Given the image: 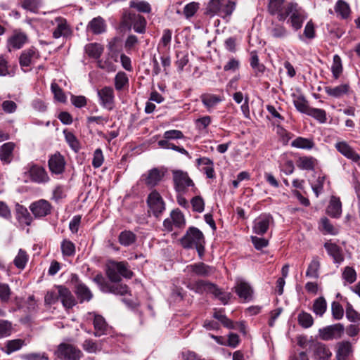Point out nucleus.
<instances>
[{
	"mask_svg": "<svg viewBox=\"0 0 360 360\" xmlns=\"http://www.w3.org/2000/svg\"><path fill=\"white\" fill-rule=\"evenodd\" d=\"M121 271H104L103 274L96 275L94 278L95 282L100 285L104 292H110L115 294L124 295L127 293V285L119 284L121 280ZM122 276L128 278L132 276V271H122Z\"/></svg>",
	"mask_w": 360,
	"mask_h": 360,
	"instance_id": "f257e3e1",
	"label": "nucleus"
},
{
	"mask_svg": "<svg viewBox=\"0 0 360 360\" xmlns=\"http://www.w3.org/2000/svg\"><path fill=\"white\" fill-rule=\"evenodd\" d=\"M180 241L184 248H195L200 257L204 254L205 238L198 229L190 227Z\"/></svg>",
	"mask_w": 360,
	"mask_h": 360,
	"instance_id": "f03ea898",
	"label": "nucleus"
},
{
	"mask_svg": "<svg viewBox=\"0 0 360 360\" xmlns=\"http://www.w3.org/2000/svg\"><path fill=\"white\" fill-rule=\"evenodd\" d=\"M290 17L288 22L295 31L300 30L307 18L304 11L295 2L288 3V12Z\"/></svg>",
	"mask_w": 360,
	"mask_h": 360,
	"instance_id": "7ed1b4c3",
	"label": "nucleus"
},
{
	"mask_svg": "<svg viewBox=\"0 0 360 360\" xmlns=\"http://www.w3.org/2000/svg\"><path fill=\"white\" fill-rule=\"evenodd\" d=\"M57 356L63 360H79L83 354L75 345L68 343H60L56 351Z\"/></svg>",
	"mask_w": 360,
	"mask_h": 360,
	"instance_id": "20e7f679",
	"label": "nucleus"
},
{
	"mask_svg": "<svg viewBox=\"0 0 360 360\" xmlns=\"http://www.w3.org/2000/svg\"><path fill=\"white\" fill-rule=\"evenodd\" d=\"M174 187L177 192L185 193L189 187H194V183L188 173L181 170L172 172Z\"/></svg>",
	"mask_w": 360,
	"mask_h": 360,
	"instance_id": "39448f33",
	"label": "nucleus"
},
{
	"mask_svg": "<svg viewBox=\"0 0 360 360\" xmlns=\"http://www.w3.org/2000/svg\"><path fill=\"white\" fill-rule=\"evenodd\" d=\"M344 330V326L338 323L319 329V334L321 340L329 341L333 339L337 340L341 338Z\"/></svg>",
	"mask_w": 360,
	"mask_h": 360,
	"instance_id": "423d86ee",
	"label": "nucleus"
},
{
	"mask_svg": "<svg viewBox=\"0 0 360 360\" xmlns=\"http://www.w3.org/2000/svg\"><path fill=\"white\" fill-rule=\"evenodd\" d=\"M124 20L127 24H130L133 26V29L136 32L142 34L146 32V20L140 14L131 11L125 12Z\"/></svg>",
	"mask_w": 360,
	"mask_h": 360,
	"instance_id": "0eeeda50",
	"label": "nucleus"
},
{
	"mask_svg": "<svg viewBox=\"0 0 360 360\" xmlns=\"http://www.w3.org/2000/svg\"><path fill=\"white\" fill-rule=\"evenodd\" d=\"M101 105L107 109L112 110L115 107V94L114 90L110 86H104L97 91Z\"/></svg>",
	"mask_w": 360,
	"mask_h": 360,
	"instance_id": "6e6552de",
	"label": "nucleus"
},
{
	"mask_svg": "<svg viewBox=\"0 0 360 360\" xmlns=\"http://www.w3.org/2000/svg\"><path fill=\"white\" fill-rule=\"evenodd\" d=\"M28 174L32 182L43 184L50 181L49 176L45 168L42 166L33 164L30 167Z\"/></svg>",
	"mask_w": 360,
	"mask_h": 360,
	"instance_id": "1a4fd4ad",
	"label": "nucleus"
},
{
	"mask_svg": "<svg viewBox=\"0 0 360 360\" xmlns=\"http://www.w3.org/2000/svg\"><path fill=\"white\" fill-rule=\"evenodd\" d=\"M40 58V53L38 49L31 46L22 51L19 58V63L22 68H29L34 65Z\"/></svg>",
	"mask_w": 360,
	"mask_h": 360,
	"instance_id": "9d476101",
	"label": "nucleus"
},
{
	"mask_svg": "<svg viewBox=\"0 0 360 360\" xmlns=\"http://www.w3.org/2000/svg\"><path fill=\"white\" fill-rule=\"evenodd\" d=\"M150 211L154 216L158 217L165 209V202L158 192L152 191L147 199Z\"/></svg>",
	"mask_w": 360,
	"mask_h": 360,
	"instance_id": "9b49d317",
	"label": "nucleus"
},
{
	"mask_svg": "<svg viewBox=\"0 0 360 360\" xmlns=\"http://www.w3.org/2000/svg\"><path fill=\"white\" fill-rule=\"evenodd\" d=\"M197 283L200 288L210 291L223 304H227L231 297V292H224L211 283L199 281Z\"/></svg>",
	"mask_w": 360,
	"mask_h": 360,
	"instance_id": "f8f14e48",
	"label": "nucleus"
},
{
	"mask_svg": "<svg viewBox=\"0 0 360 360\" xmlns=\"http://www.w3.org/2000/svg\"><path fill=\"white\" fill-rule=\"evenodd\" d=\"M288 4L284 5V0H269L268 10L271 15H276L280 21H284L288 17Z\"/></svg>",
	"mask_w": 360,
	"mask_h": 360,
	"instance_id": "ddd939ff",
	"label": "nucleus"
},
{
	"mask_svg": "<svg viewBox=\"0 0 360 360\" xmlns=\"http://www.w3.org/2000/svg\"><path fill=\"white\" fill-rule=\"evenodd\" d=\"M335 149L346 158L358 164L360 167V155L345 141H338L335 144Z\"/></svg>",
	"mask_w": 360,
	"mask_h": 360,
	"instance_id": "4468645a",
	"label": "nucleus"
},
{
	"mask_svg": "<svg viewBox=\"0 0 360 360\" xmlns=\"http://www.w3.org/2000/svg\"><path fill=\"white\" fill-rule=\"evenodd\" d=\"M53 25H56V28L53 32V37L55 39H58L61 37L68 38L71 36L72 30L70 26L64 18H56L54 19Z\"/></svg>",
	"mask_w": 360,
	"mask_h": 360,
	"instance_id": "2eb2a0df",
	"label": "nucleus"
},
{
	"mask_svg": "<svg viewBox=\"0 0 360 360\" xmlns=\"http://www.w3.org/2000/svg\"><path fill=\"white\" fill-rule=\"evenodd\" d=\"M65 160L59 153H56L49 157L48 166L50 172L54 174H61L65 171Z\"/></svg>",
	"mask_w": 360,
	"mask_h": 360,
	"instance_id": "dca6fc26",
	"label": "nucleus"
},
{
	"mask_svg": "<svg viewBox=\"0 0 360 360\" xmlns=\"http://www.w3.org/2000/svg\"><path fill=\"white\" fill-rule=\"evenodd\" d=\"M273 217L269 214H262L254 221L253 231L257 235H264L268 231L270 224L273 223Z\"/></svg>",
	"mask_w": 360,
	"mask_h": 360,
	"instance_id": "f3484780",
	"label": "nucleus"
},
{
	"mask_svg": "<svg viewBox=\"0 0 360 360\" xmlns=\"http://www.w3.org/2000/svg\"><path fill=\"white\" fill-rule=\"evenodd\" d=\"M312 357L314 360H330L332 352L330 348L322 342H315L311 346Z\"/></svg>",
	"mask_w": 360,
	"mask_h": 360,
	"instance_id": "a211bd4d",
	"label": "nucleus"
},
{
	"mask_svg": "<svg viewBox=\"0 0 360 360\" xmlns=\"http://www.w3.org/2000/svg\"><path fill=\"white\" fill-rule=\"evenodd\" d=\"M238 297L245 302L252 299L253 290L250 285L243 279H238L234 287Z\"/></svg>",
	"mask_w": 360,
	"mask_h": 360,
	"instance_id": "6ab92c4d",
	"label": "nucleus"
},
{
	"mask_svg": "<svg viewBox=\"0 0 360 360\" xmlns=\"http://www.w3.org/2000/svg\"><path fill=\"white\" fill-rule=\"evenodd\" d=\"M28 41V37L20 30L13 31L12 35L8 39V47L9 50L20 49Z\"/></svg>",
	"mask_w": 360,
	"mask_h": 360,
	"instance_id": "aec40b11",
	"label": "nucleus"
},
{
	"mask_svg": "<svg viewBox=\"0 0 360 360\" xmlns=\"http://www.w3.org/2000/svg\"><path fill=\"white\" fill-rule=\"evenodd\" d=\"M30 209L36 217H42L51 213V205L47 200L41 199L32 203Z\"/></svg>",
	"mask_w": 360,
	"mask_h": 360,
	"instance_id": "412c9836",
	"label": "nucleus"
},
{
	"mask_svg": "<svg viewBox=\"0 0 360 360\" xmlns=\"http://www.w3.org/2000/svg\"><path fill=\"white\" fill-rule=\"evenodd\" d=\"M89 315H92L94 317V335L95 337H101L102 335H106L108 333L109 328L105 319L102 316L96 314L95 313H89Z\"/></svg>",
	"mask_w": 360,
	"mask_h": 360,
	"instance_id": "4be33fe9",
	"label": "nucleus"
},
{
	"mask_svg": "<svg viewBox=\"0 0 360 360\" xmlns=\"http://www.w3.org/2000/svg\"><path fill=\"white\" fill-rule=\"evenodd\" d=\"M164 174L158 168L149 170L146 174L142 175V181L148 187L155 186L163 177Z\"/></svg>",
	"mask_w": 360,
	"mask_h": 360,
	"instance_id": "5701e85b",
	"label": "nucleus"
},
{
	"mask_svg": "<svg viewBox=\"0 0 360 360\" xmlns=\"http://www.w3.org/2000/svg\"><path fill=\"white\" fill-rule=\"evenodd\" d=\"M15 143L7 142L0 147V160L3 164H10L13 160V151L15 148Z\"/></svg>",
	"mask_w": 360,
	"mask_h": 360,
	"instance_id": "b1692460",
	"label": "nucleus"
},
{
	"mask_svg": "<svg viewBox=\"0 0 360 360\" xmlns=\"http://www.w3.org/2000/svg\"><path fill=\"white\" fill-rule=\"evenodd\" d=\"M326 213L333 218H340L342 214V202L338 197L333 195L326 208Z\"/></svg>",
	"mask_w": 360,
	"mask_h": 360,
	"instance_id": "393cba45",
	"label": "nucleus"
},
{
	"mask_svg": "<svg viewBox=\"0 0 360 360\" xmlns=\"http://www.w3.org/2000/svg\"><path fill=\"white\" fill-rule=\"evenodd\" d=\"M352 352V345L350 342H339L337 344L336 359L337 360H347Z\"/></svg>",
	"mask_w": 360,
	"mask_h": 360,
	"instance_id": "a878e982",
	"label": "nucleus"
},
{
	"mask_svg": "<svg viewBox=\"0 0 360 360\" xmlns=\"http://www.w3.org/2000/svg\"><path fill=\"white\" fill-rule=\"evenodd\" d=\"M324 90L327 95L338 98L347 94L350 87L347 84H342L336 86H327L324 88Z\"/></svg>",
	"mask_w": 360,
	"mask_h": 360,
	"instance_id": "bb28decb",
	"label": "nucleus"
},
{
	"mask_svg": "<svg viewBox=\"0 0 360 360\" xmlns=\"http://www.w3.org/2000/svg\"><path fill=\"white\" fill-rule=\"evenodd\" d=\"M58 295L63 305L65 308L70 309L75 305L76 300L68 289L62 286H59Z\"/></svg>",
	"mask_w": 360,
	"mask_h": 360,
	"instance_id": "cd10ccee",
	"label": "nucleus"
},
{
	"mask_svg": "<svg viewBox=\"0 0 360 360\" xmlns=\"http://www.w3.org/2000/svg\"><path fill=\"white\" fill-rule=\"evenodd\" d=\"M328 255L331 256L336 264H340L344 260L342 249L335 243H326L324 245Z\"/></svg>",
	"mask_w": 360,
	"mask_h": 360,
	"instance_id": "c85d7f7f",
	"label": "nucleus"
},
{
	"mask_svg": "<svg viewBox=\"0 0 360 360\" xmlns=\"http://www.w3.org/2000/svg\"><path fill=\"white\" fill-rule=\"evenodd\" d=\"M204 106L210 111L220 103L223 98L221 96L212 94H203L200 96Z\"/></svg>",
	"mask_w": 360,
	"mask_h": 360,
	"instance_id": "c756f323",
	"label": "nucleus"
},
{
	"mask_svg": "<svg viewBox=\"0 0 360 360\" xmlns=\"http://www.w3.org/2000/svg\"><path fill=\"white\" fill-rule=\"evenodd\" d=\"M224 0H210L205 7V14L210 17H214L221 12Z\"/></svg>",
	"mask_w": 360,
	"mask_h": 360,
	"instance_id": "7c9ffc66",
	"label": "nucleus"
},
{
	"mask_svg": "<svg viewBox=\"0 0 360 360\" xmlns=\"http://www.w3.org/2000/svg\"><path fill=\"white\" fill-rule=\"evenodd\" d=\"M199 166H201V170L206 174L207 178L214 177V170L213 162L207 158H201L197 160Z\"/></svg>",
	"mask_w": 360,
	"mask_h": 360,
	"instance_id": "2f4dec72",
	"label": "nucleus"
},
{
	"mask_svg": "<svg viewBox=\"0 0 360 360\" xmlns=\"http://www.w3.org/2000/svg\"><path fill=\"white\" fill-rule=\"evenodd\" d=\"M317 164V160L313 157H300L297 161V166L304 170H313Z\"/></svg>",
	"mask_w": 360,
	"mask_h": 360,
	"instance_id": "473e14b6",
	"label": "nucleus"
},
{
	"mask_svg": "<svg viewBox=\"0 0 360 360\" xmlns=\"http://www.w3.org/2000/svg\"><path fill=\"white\" fill-rule=\"evenodd\" d=\"M319 229L323 234L336 235L338 232V229L326 217L321 218Z\"/></svg>",
	"mask_w": 360,
	"mask_h": 360,
	"instance_id": "72a5a7b5",
	"label": "nucleus"
},
{
	"mask_svg": "<svg viewBox=\"0 0 360 360\" xmlns=\"http://www.w3.org/2000/svg\"><path fill=\"white\" fill-rule=\"evenodd\" d=\"M25 345V341L22 339L8 340L6 342L3 351L7 354H11L14 352L20 350Z\"/></svg>",
	"mask_w": 360,
	"mask_h": 360,
	"instance_id": "f704fd0d",
	"label": "nucleus"
},
{
	"mask_svg": "<svg viewBox=\"0 0 360 360\" xmlns=\"http://www.w3.org/2000/svg\"><path fill=\"white\" fill-rule=\"evenodd\" d=\"M88 29L95 34L103 32L105 31L104 20L101 17L94 18L89 22Z\"/></svg>",
	"mask_w": 360,
	"mask_h": 360,
	"instance_id": "c9c22d12",
	"label": "nucleus"
},
{
	"mask_svg": "<svg viewBox=\"0 0 360 360\" xmlns=\"http://www.w3.org/2000/svg\"><path fill=\"white\" fill-rule=\"evenodd\" d=\"M129 6L143 13H150L152 10L150 4L146 1L131 0L129 2Z\"/></svg>",
	"mask_w": 360,
	"mask_h": 360,
	"instance_id": "e433bc0d",
	"label": "nucleus"
},
{
	"mask_svg": "<svg viewBox=\"0 0 360 360\" xmlns=\"http://www.w3.org/2000/svg\"><path fill=\"white\" fill-rule=\"evenodd\" d=\"M335 11L342 19L348 18L351 13L349 4L342 0L338 1L335 6Z\"/></svg>",
	"mask_w": 360,
	"mask_h": 360,
	"instance_id": "4c0bfd02",
	"label": "nucleus"
},
{
	"mask_svg": "<svg viewBox=\"0 0 360 360\" xmlns=\"http://www.w3.org/2000/svg\"><path fill=\"white\" fill-rule=\"evenodd\" d=\"M119 242L122 245L129 246L136 240V236L131 231H123L119 235Z\"/></svg>",
	"mask_w": 360,
	"mask_h": 360,
	"instance_id": "58836bf2",
	"label": "nucleus"
},
{
	"mask_svg": "<svg viewBox=\"0 0 360 360\" xmlns=\"http://www.w3.org/2000/svg\"><path fill=\"white\" fill-rule=\"evenodd\" d=\"M103 50V46L97 43L89 44L85 46V51L88 56L96 59L101 56Z\"/></svg>",
	"mask_w": 360,
	"mask_h": 360,
	"instance_id": "ea45409f",
	"label": "nucleus"
},
{
	"mask_svg": "<svg viewBox=\"0 0 360 360\" xmlns=\"http://www.w3.org/2000/svg\"><path fill=\"white\" fill-rule=\"evenodd\" d=\"M291 146L297 148L309 150L314 148V143L312 139L304 137H297L292 141Z\"/></svg>",
	"mask_w": 360,
	"mask_h": 360,
	"instance_id": "a19ab883",
	"label": "nucleus"
},
{
	"mask_svg": "<svg viewBox=\"0 0 360 360\" xmlns=\"http://www.w3.org/2000/svg\"><path fill=\"white\" fill-rule=\"evenodd\" d=\"M270 34L272 37L283 39L288 36L289 32L283 25L274 24L270 29Z\"/></svg>",
	"mask_w": 360,
	"mask_h": 360,
	"instance_id": "79ce46f5",
	"label": "nucleus"
},
{
	"mask_svg": "<svg viewBox=\"0 0 360 360\" xmlns=\"http://www.w3.org/2000/svg\"><path fill=\"white\" fill-rule=\"evenodd\" d=\"M17 219L20 224L30 226L32 223V218L27 208L21 206L17 209Z\"/></svg>",
	"mask_w": 360,
	"mask_h": 360,
	"instance_id": "37998d69",
	"label": "nucleus"
},
{
	"mask_svg": "<svg viewBox=\"0 0 360 360\" xmlns=\"http://www.w3.org/2000/svg\"><path fill=\"white\" fill-rule=\"evenodd\" d=\"M293 103L299 112L304 114H307L311 108L309 106L308 102L304 96L302 95L295 96Z\"/></svg>",
	"mask_w": 360,
	"mask_h": 360,
	"instance_id": "c03bdc74",
	"label": "nucleus"
},
{
	"mask_svg": "<svg viewBox=\"0 0 360 360\" xmlns=\"http://www.w3.org/2000/svg\"><path fill=\"white\" fill-rule=\"evenodd\" d=\"M82 348L88 353H97L102 349L101 345L92 339H86L82 343Z\"/></svg>",
	"mask_w": 360,
	"mask_h": 360,
	"instance_id": "a18cd8bd",
	"label": "nucleus"
},
{
	"mask_svg": "<svg viewBox=\"0 0 360 360\" xmlns=\"http://www.w3.org/2000/svg\"><path fill=\"white\" fill-rule=\"evenodd\" d=\"M327 303L324 297H320L314 300L313 304V311L316 315L322 316L326 312Z\"/></svg>",
	"mask_w": 360,
	"mask_h": 360,
	"instance_id": "49530a36",
	"label": "nucleus"
},
{
	"mask_svg": "<svg viewBox=\"0 0 360 360\" xmlns=\"http://www.w3.org/2000/svg\"><path fill=\"white\" fill-rule=\"evenodd\" d=\"M62 254L66 257L73 256L75 253V245L68 239H64L60 244Z\"/></svg>",
	"mask_w": 360,
	"mask_h": 360,
	"instance_id": "de8ad7c7",
	"label": "nucleus"
},
{
	"mask_svg": "<svg viewBox=\"0 0 360 360\" xmlns=\"http://www.w3.org/2000/svg\"><path fill=\"white\" fill-rule=\"evenodd\" d=\"M315 37L316 31L314 24L311 20H309L304 27L303 35H300L299 39L301 41H304V38L311 40L315 38Z\"/></svg>",
	"mask_w": 360,
	"mask_h": 360,
	"instance_id": "09e8293b",
	"label": "nucleus"
},
{
	"mask_svg": "<svg viewBox=\"0 0 360 360\" xmlns=\"http://www.w3.org/2000/svg\"><path fill=\"white\" fill-rule=\"evenodd\" d=\"M307 115L314 117L320 123H325L327 121L326 112L323 109L310 108Z\"/></svg>",
	"mask_w": 360,
	"mask_h": 360,
	"instance_id": "8fccbe9b",
	"label": "nucleus"
},
{
	"mask_svg": "<svg viewBox=\"0 0 360 360\" xmlns=\"http://www.w3.org/2000/svg\"><path fill=\"white\" fill-rule=\"evenodd\" d=\"M28 261V255L27 252L20 249L15 258L14 259L15 266L20 269H22L25 267V265Z\"/></svg>",
	"mask_w": 360,
	"mask_h": 360,
	"instance_id": "3c124183",
	"label": "nucleus"
},
{
	"mask_svg": "<svg viewBox=\"0 0 360 360\" xmlns=\"http://www.w3.org/2000/svg\"><path fill=\"white\" fill-rule=\"evenodd\" d=\"M129 82L127 74L122 71L117 73L115 77V87L117 90H122Z\"/></svg>",
	"mask_w": 360,
	"mask_h": 360,
	"instance_id": "603ef678",
	"label": "nucleus"
},
{
	"mask_svg": "<svg viewBox=\"0 0 360 360\" xmlns=\"http://www.w3.org/2000/svg\"><path fill=\"white\" fill-rule=\"evenodd\" d=\"M250 65L255 70L256 73H263L265 67L263 64L259 63V58L256 51L250 53Z\"/></svg>",
	"mask_w": 360,
	"mask_h": 360,
	"instance_id": "864d4df0",
	"label": "nucleus"
},
{
	"mask_svg": "<svg viewBox=\"0 0 360 360\" xmlns=\"http://www.w3.org/2000/svg\"><path fill=\"white\" fill-rule=\"evenodd\" d=\"M299 324L304 328H308L314 323V319L311 315L307 312L302 311L298 315Z\"/></svg>",
	"mask_w": 360,
	"mask_h": 360,
	"instance_id": "5fc2aeb1",
	"label": "nucleus"
},
{
	"mask_svg": "<svg viewBox=\"0 0 360 360\" xmlns=\"http://www.w3.org/2000/svg\"><path fill=\"white\" fill-rule=\"evenodd\" d=\"M170 217L172 219L174 226L178 228H181L185 225V219L184 214L179 210H173Z\"/></svg>",
	"mask_w": 360,
	"mask_h": 360,
	"instance_id": "6e6d98bb",
	"label": "nucleus"
},
{
	"mask_svg": "<svg viewBox=\"0 0 360 360\" xmlns=\"http://www.w3.org/2000/svg\"><path fill=\"white\" fill-rule=\"evenodd\" d=\"M77 294L81 302L89 301L92 297V294L89 289L84 285L79 284L77 287Z\"/></svg>",
	"mask_w": 360,
	"mask_h": 360,
	"instance_id": "4d7b16f0",
	"label": "nucleus"
},
{
	"mask_svg": "<svg viewBox=\"0 0 360 360\" xmlns=\"http://www.w3.org/2000/svg\"><path fill=\"white\" fill-rule=\"evenodd\" d=\"M331 70L333 76L335 79H338L342 71L341 58L338 55L333 56V64L331 66Z\"/></svg>",
	"mask_w": 360,
	"mask_h": 360,
	"instance_id": "13d9d810",
	"label": "nucleus"
},
{
	"mask_svg": "<svg viewBox=\"0 0 360 360\" xmlns=\"http://www.w3.org/2000/svg\"><path fill=\"white\" fill-rule=\"evenodd\" d=\"M200 8V4L198 2H191L186 4L184 8V14L186 18L193 17Z\"/></svg>",
	"mask_w": 360,
	"mask_h": 360,
	"instance_id": "bf43d9fd",
	"label": "nucleus"
},
{
	"mask_svg": "<svg viewBox=\"0 0 360 360\" xmlns=\"http://www.w3.org/2000/svg\"><path fill=\"white\" fill-rule=\"evenodd\" d=\"M12 324L6 320L0 321V339L8 337L12 333Z\"/></svg>",
	"mask_w": 360,
	"mask_h": 360,
	"instance_id": "052dcab7",
	"label": "nucleus"
},
{
	"mask_svg": "<svg viewBox=\"0 0 360 360\" xmlns=\"http://www.w3.org/2000/svg\"><path fill=\"white\" fill-rule=\"evenodd\" d=\"M121 41L119 38L115 37L109 41L108 48L110 53H112V56L115 55V60L117 61V53H118L121 50Z\"/></svg>",
	"mask_w": 360,
	"mask_h": 360,
	"instance_id": "680f3d73",
	"label": "nucleus"
},
{
	"mask_svg": "<svg viewBox=\"0 0 360 360\" xmlns=\"http://www.w3.org/2000/svg\"><path fill=\"white\" fill-rule=\"evenodd\" d=\"M40 4V0H24L22 2V7L25 10L36 13Z\"/></svg>",
	"mask_w": 360,
	"mask_h": 360,
	"instance_id": "e2e57ef3",
	"label": "nucleus"
},
{
	"mask_svg": "<svg viewBox=\"0 0 360 360\" xmlns=\"http://www.w3.org/2000/svg\"><path fill=\"white\" fill-rule=\"evenodd\" d=\"M24 360H49V356L45 352H31L22 355Z\"/></svg>",
	"mask_w": 360,
	"mask_h": 360,
	"instance_id": "0e129e2a",
	"label": "nucleus"
},
{
	"mask_svg": "<svg viewBox=\"0 0 360 360\" xmlns=\"http://www.w3.org/2000/svg\"><path fill=\"white\" fill-rule=\"evenodd\" d=\"M333 317L336 320L341 319L344 316V309L342 305L338 302H333L331 305Z\"/></svg>",
	"mask_w": 360,
	"mask_h": 360,
	"instance_id": "69168bd1",
	"label": "nucleus"
},
{
	"mask_svg": "<svg viewBox=\"0 0 360 360\" xmlns=\"http://www.w3.org/2000/svg\"><path fill=\"white\" fill-rule=\"evenodd\" d=\"M64 134L66 141L69 143L70 146L77 151L79 148V142L75 137V136L70 131H68L67 130H64Z\"/></svg>",
	"mask_w": 360,
	"mask_h": 360,
	"instance_id": "338daca9",
	"label": "nucleus"
},
{
	"mask_svg": "<svg viewBox=\"0 0 360 360\" xmlns=\"http://www.w3.org/2000/svg\"><path fill=\"white\" fill-rule=\"evenodd\" d=\"M98 67L101 69H103L108 72H115L117 67L116 65L110 60H98Z\"/></svg>",
	"mask_w": 360,
	"mask_h": 360,
	"instance_id": "774afa93",
	"label": "nucleus"
}]
</instances>
